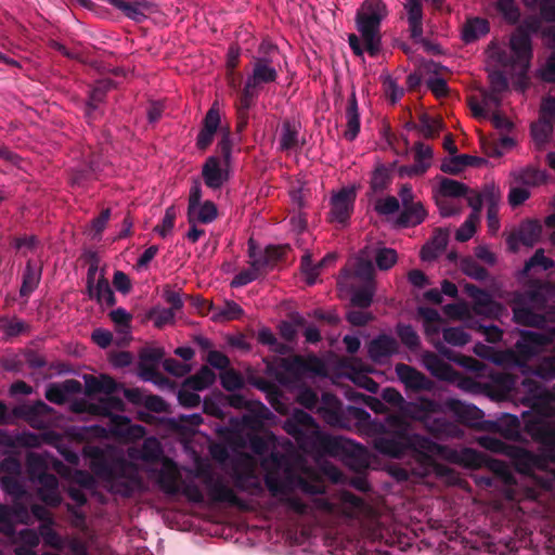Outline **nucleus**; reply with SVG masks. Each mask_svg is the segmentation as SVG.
<instances>
[{
    "instance_id": "obj_1",
    "label": "nucleus",
    "mask_w": 555,
    "mask_h": 555,
    "mask_svg": "<svg viewBox=\"0 0 555 555\" xmlns=\"http://www.w3.org/2000/svg\"><path fill=\"white\" fill-rule=\"evenodd\" d=\"M380 435L373 438V448L392 459H406L405 466L392 467L390 473L398 481L423 479L433 470L448 475L450 468L436 463L433 454L441 446L427 437L411 433L410 425L400 416L391 415L388 426L379 425Z\"/></svg>"
},
{
    "instance_id": "obj_2",
    "label": "nucleus",
    "mask_w": 555,
    "mask_h": 555,
    "mask_svg": "<svg viewBox=\"0 0 555 555\" xmlns=\"http://www.w3.org/2000/svg\"><path fill=\"white\" fill-rule=\"evenodd\" d=\"M283 429L305 452L317 451L340 457L350 469L357 473L369 467L367 451L363 446L350 439L322 433L315 420L306 411L295 409L285 420Z\"/></svg>"
},
{
    "instance_id": "obj_3",
    "label": "nucleus",
    "mask_w": 555,
    "mask_h": 555,
    "mask_svg": "<svg viewBox=\"0 0 555 555\" xmlns=\"http://www.w3.org/2000/svg\"><path fill=\"white\" fill-rule=\"evenodd\" d=\"M524 429L545 450L537 454L514 446L507 457L516 472L537 479L543 488H552L555 483V468H551L555 464V421L534 416L525 422Z\"/></svg>"
},
{
    "instance_id": "obj_4",
    "label": "nucleus",
    "mask_w": 555,
    "mask_h": 555,
    "mask_svg": "<svg viewBox=\"0 0 555 555\" xmlns=\"http://www.w3.org/2000/svg\"><path fill=\"white\" fill-rule=\"evenodd\" d=\"M83 455L90 460V468L113 493L130 495L139 486V452L129 448L128 457L118 448L112 446H87Z\"/></svg>"
},
{
    "instance_id": "obj_5",
    "label": "nucleus",
    "mask_w": 555,
    "mask_h": 555,
    "mask_svg": "<svg viewBox=\"0 0 555 555\" xmlns=\"http://www.w3.org/2000/svg\"><path fill=\"white\" fill-rule=\"evenodd\" d=\"M387 14V7L383 0H364L357 11V29L364 41L365 51L372 57L380 51V25Z\"/></svg>"
},
{
    "instance_id": "obj_6",
    "label": "nucleus",
    "mask_w": 555,
    "mask_h": 555,
    "mask_svg": "<svg viewBox=\"0 0 555 555\" xmlns=\"http://www.w3.org/2000/svg\"><path fill=\"white\" fill-rule=\"evenodd\" d=\"M90 411L108 418L107 428H99L102 437H115L125 442L139 438V425L131 424L127 416L119 414L124 411V403L120 399L109 397L101 399L98 404L90 406Z\"/></svg>"
},
{
    "instance_id": "obj_7",
    "label": "nucleus",
    "mask_w": 555,
    "mask_h": 555,
    "mask_svg": "<svg viewBox=\"0 0 555 555\" xmlns=\"http://www.w3.org/2000/svg\"><path fill=\"white\" fill-rule=\"evenodd\" d=\"M453 460L463 467L470 469L486 467L499 477L505 486H514L517 483L513 470L505 462L492 459L483 452L472 448H464L460 452L454 453Z\"/></svg>"
},
{
    "instance_id": "obj_8",
    "label": "nucleus",
    "mask_w": 555,
    "mask_h": 555,
    "mask_svg": "<svg viewBox=\"0 0 555 555\" xmlns=\"http://www.w3.org/2000/svg\"><path fill=\"white\" fill-rule=\"evenodd\" d=\"M251 72L248 74L243 88L238 94L244 95L249 101H257L260 90L266 85L276 82L279 72L269 56H254L251 62Z\"/></svg>"
},
{
    "instance_id": "obj_9",
    "label": "nucleus",
    "mask_w": 555,
    "mask_h": 555,
    "mask_svg": "<svg viewBox=\"0 0 555 555\" xmlns=\"http://www.w3.org/2000/svg\"><path fill=\"white\" fill-rule=\"evenodd\" d=\"M555 338V325L547 333L540 331H521L514 350L507 356L517 364H522Z\"/></svg>"
},
{
    "instance_id": "obj_10",
    "label": "nucleus",
    "mask_w": 555,
    "mask_h": 555,
    "mask_svg": "<svg viewBox=\"0 0 555 555\" xmlns=\"http://www.w3.org/2000/svg\"><path fill=\"white\" fill-rule=\"evenodd\" d=\"M509 49L513 55L508 63L519 68L521 75H526L533 57L531 37L521 29H515L509 38Z\"/></svg>"
},
{
    "instance_id": "obj_11",
    "label": "nucleus",
    "mask_w": 555,
    "mask_h": 555,
    "mask_svg": "<svg viewBox=\"0 0 555 555\" xmlns=\"http://www.w3.org/2000/svg\"><path fill=\"white\" fill-rule=\"evenodd\" d=\"M203 483L207 489L210 500L215 503H228L232 506H242V500L235 494L221 476H216L209 470L202 472Z\"/></svg>"
},
{
    "instance_id": "obj_12",
    "label": "nucleus",
    "mask_w": 555,
    "mask_h": 555,
    "mask_svg": "<svg viewBox=\"0 0 555 555\" xmlns=\"http://www.w3.org/2000/svg\"><path fill=\"white\" fill-rule=\"evenodd\" d=\"M53 409L43 401L24 403L13 409V416L24 420L34 429H46L51 422L49 415Z\"/></svg>"
},
{
    "instance_id": "obj_13",
    "label": "nucleus",
    "mask_w": 555,
    "mask_h": 555,
    "mask_svg": "<svg viewBox=\"0 0 555 555\" xmlns=\"http://www.w3.org/2000/svg\"><path fill=\"white\" fill-rule=\"evenodd\" d=\"M464 289L473 301V310L476 314L493 319L502 313L503 306L495 301L489 292L474 284H466Z\"/></svg>"
},
{
    "instance_id": "obj_14",
    "label": "nucleus",
    "mask_w": 555,
    "mask_h": 555,
    "mask_svg": "<svg viewBox=\"0 0 555 555\" xmlns=\"http://www.w3.org/2000/svg\"><path fill=\"white\" fill-rule=\"evenodd\" d=\"M395 372L406 390L414 392L431 391L435 387V383L429 377L409 364L397 363Z\"/></svg>"
},
{
    "instance_id": "obj_15",
    "label": "nucleus",
    "mask_w": 555,
    "mask_h": 555,
    "mask_svg": "<svg viewBox=\"0 0 555 555\" xmlns=\"http://www.w3.org/2000/svg\"><path fill=\"white\" fill-rule=\"evenodd\" d=\"M356 201L354 189L343 188L331 198L330 220L345 224L352 211Z\"/></svg>"
},
{
    "instance_id": "obj_16",
    "label": "nucleus",
    "mask_w": 555,
    "mask_h": 555,
    "mask_svg": "<svg viewBox=\"0 0 555 555\" xmlns=\"http://www.w3.org/2000/svg\"><path fill=\"white\" fill-rule=\"evenodd\" d=\"M542 225L537 220L521 222L519 229L511 233L506 240L511 251L516 253L519 244L532 247L540 238Z\"/></svg>"
},
{
    "instance_id": "obj_17",
    "label": "nucleus",
    "mask_w": 555,
    "mask_h": 555,
    "mask_svg": "<svg viewBox=\"0 0 555 555\" xmlns=\"http://www.w3.org/2000/svg\"><path fill=\"white\" fill-rule=\"evenodd\" d=\"M399 352L397 339L387 334H379L367 345L370 359L376 364H385L393 354Z\"/></svg>"
},
{
    "instance_id": "obj_18",
    "label": "nucleus",
    "mask_w": 555,
    "mask_h": 555,
    "mask_svg": "<svg viewBox=\"0 0 555 555\" xmlns=\"http://www.w3.org/2000/svg\"><path fill=\"white\" fill-rule=\"evenodd\" d=\"M444 409L453 414L459 423L476 427L483 417V412L474 404L459 399L449 398L443 403Z\"/></svg>"
},
{
    "instance_id": "obj_19",
    "label": "nucleus",
    "mask_w": 555,
    "mask_h": 555,
    "mask_svg": "<svg viewBox=\"0 0 555 555\" xmlns=\"http://www.w3.org/2000/svg\"><path fill=\"white\" fill-rule=\"evenodd\" d=\"M96 267L91 266L88 270V292L90 298L103 307L108 308L116 304L114 292L109 285L108 280L103 275L100 276L95 284H93Z\"/></svg>"
},
{
    "instance_id": "obj_20",
    "label": "nucleus",
    "mask_w": 555,
    "mask_h": 555,
    "mask_svg": "<svg viewBox=\"0 0 555 555\" xmlns=\"http://www.w3.org/2000/svg\"><path fill=\"white\" fill-rule=\"evenodd\" d=\"M34 482L38 483V498L46 505L51 507L61 505L63 498L60 491V483L53 474H41Z\"/></svg>"
},
{
    "instance_id": "obj_21",
    "label": "nucleus",
    "mask_w": 555,
    "mask_h": 555,
    "mask_svg": "<svg viewBox=\"0 0 555 555\" xmlns=\"http://www.w3.org/2000/svg\"><path fill=\"white\" fill-rule=\"evenodd\" d=\"M220 113L214 104L203 119V126L196 137V147L201 151L207 150L214 142L215 134L220 126Z\"/></svg>"
},
{
    "instance_id": "obj_22",
    "label": "nucleus",
    "mask_w": 555,
    "mask_h": 555,
    "mask_svg": "<svg viewBox=\"0 0 555 555\" xmlns=\"http://www.w3.org/2000/svg\"><path fill=\"white\" fill-rule=\"evenodd\" d=\"M422 362L430 374L438 379L453 380L456 377V371L435 352L425 351L422 356Z\"/></svg>"
},
{
    "instance_id": "obj_23",
    "label": "nucleus",
    "mask_w": 555,
    "mask_h": 555,
    "mask_svg": "<svg viewBox=\"0 0 555 555\" xmlns=\"http://www.w3.org/2000/svg\"><path fill=\"white\" fill-rule=\"evenodd\" d=\"M202 177L205 184L212 189H220L228 180V173L220 166V159L212 155L209 156L203 165Z\"/></svg>"
},
{
    "instance_id": "obj_24",
    "label": "nucleus",
    "mask_w": 555,
    "mask_h": 555,
    "mask_svg": "<svg viewBox=\"0 0 555 555\" xmlns=\"http://www.w3.org/2000/svg\"><path fill=\"white\" fill-rule=\"evenodd\" d=\"M318 411L322 414L323 418L331 425L343 426L344 413L341 411V402L339 399L331 393L324 392L321 398V404Z\"/></svg>"
},
{
    "instance_id": "obj_25",
    "label": "nucleus",
    "mask_w": 555,
    "mask_h": 555,
    "mask_svg": "<svg viewBox=\"0 0 555 555\" xmlns=\"http://www.w3.org/2000/svg\"><path fill=\"white\" fill-rule=\"evenodd\" d=\"M444 405L442 406L438 401L426 397H421L416 402L409 404L410 416L423 424L435 414L443 412Z\"/></svg>"
},
{
    "instance_id": "obj_26",
    "label": "nucleus",
    "mask_w": 555,
    "mask_h": 555,
    "mask_svg": "<svg viewBox=\"0 0 555 555\" xmlns=\"http://www.w3.org/2000/svg\"><path fill=\"white\" fill-rule=\"evenodd\" d=\"M485 163L486 160L481 157L472 156L468 154L454 155L453 157L446 158L442 162L440 170L449 175H459L465 167H479Z\"/></svg>"
},
{
    "instance_id": "obj_27",
    "label": "nucleus",
    "mask_w": 555,
    "mask_h": 555,
    "mask_svg": "<svg viewBox=\"0 0 555 555\" xmlns=\"http://www.w3.org/2000/svg\"><path fill=\"white\" fill-rule=\"evenodd\" d=\"M0 442L4 447L13 448L15 446L25 448H38L41 446L40 435L31 431H22L11 435L5 430H0Z\"/></svg>"
},
{
    "instance_id": "obj_28",
    "label": "nucleus",
    "mask_w": 555,
    "mask_h": 555,
    "mask_svg": "<svg viewBox=\"0 0 555 555\" xmlns=\"http://www.w3.org/2000/svg\"><path fill=\"white\" fill-rule=\"evenodd\" d=\"M299 130L300 124L295 119L283 120L279 140L281 151H293L299 147Z\"/></svg>"
},
{
    "instance_id": "obj_29",
    "label": "nucleus",
    "mask_w": 555,
    "mask_h": 555,
    "mask_svg": "<svg viewBox=\"0 0 555 555\" xmlns=\"http://www.w3.org/2000/svg\"><path fill=\"white\" fill-rule=\"evenodd\" d=\"M427 216V211L421 202H416L402 207L397 218V224L400 228L416 227L421 224Z\"/></svg>"
},
{
    "instance_id": "obj_30",
    "label": "nucleus",
    "mask_w": 555,
    "mask_h": 555,
    "mask_svg": "<svg viewBox=\"0 0 555 555\" xmlns=\"http://www.w3.org/2000/svg\"><path fill=\"white\" fill-rule=\"evenodd\" d=\"M68 495L76 503L75 506L70 504L66 505L67 512L70 514L72 517V525L75 528L82 529L85 527L86 515L81 511V507L87 502V496L83 490L75 487H69Z\"/></svg>"
},
{
    "instance_id": "obj_31",
    "label": "nucleus",
    "mask_w": 555,
    "mask_h": 555,
    "mask_svg": "<svg viewBox=\"0 0 555 555\" xmlns=\"http://www.w3.org/2000/svg\"><path fill=\"white\" fill-rule=\"evenodd\" d=\"M218 216V209L214 202L205 201L194 205V207H188V222L196 223L201 222L204 224L212 222Z\"/></svg>"
},
{
    "instance_id": "obj_32",
    "label": "nucleus",
    "mask_w": 555,
    "mask_h": 555,
    "mask_svg": "<svg viewBox=\"0 0 555 555\" xmlns=\"http://www.w3.org/2000/svg\"><path fill=\"white\" fill-rule=\"evenodd\" d=\"M347 129L344 137L347 141L352 142L360 132V114L356 92H352L346 107Z\"/></svg>"
},
{
    "instance_id": "obj_33",
    "label": "nucleus",
    "mask_w": 555,
    "mask_h": 555,
    "mask_svg": "<svg viewBox=\"0 0 555 555\" xmlns=\"http://www.w3.org/2000/svg\"><path fill=\"white\" fill-rule=\"evenodd\" d=\"M490 31L489 22L482 17L468 18L462 28V40L472 43Z\"/></svg>"
},
{
    "instance_id": "obj_34",
    "label": "nucleus",
    "mask_w": 555,
    "mask_h": 555,
    "mask_svg": "<svg viewBox=\"0 0 555 555\" xmlns=\"http://www.w3.org/2000/svg\"><path fill=\"white\" fill-rule=\"evenodd\" d=\"M396 162L389 166L378 164L372 172L370 189L373 193H380L388 189L392 182V171Z\"/></svg>"
},
{
    "instance_id": "obj_35",
    "label": "nucleus",
    "mask_w": 555,
    "mask_h": 555,
    "mask_svg": "<svg viewBox=\"0 0 555 555\" xmlns=\"http://www.w3.org/2000/svg\"><path fill=\"white\" fill-rule=\"evenodd\" d=\"M424 425L436 438L454 437L459 431L455 424L442 416H431Z\"/></svg>"
},
{
    "instance_id": "obj_36",
    "label": "nucleus",
    "mask_w": 555,
    "mask_h": 555,
    "mask_svg": "<svg viewBox=\"0 0 555 555\" xmlns=\"http://www.w3.org/2000/svg\"><path fill=\"white\" fill-rule=\"evenodd\" d=\"M179 479V473L175 464L171 463L170 466L165 465V467L159 472L158 485L165 493L169 495H177L180 493Z\"/></svg>"
},
{
    "instance_id": "obj_37",
    "label": "nucleus",
    "mask_w": 555,
    "mask_h": 555,
    "mask_svg": "<svg viewBox=\"0 0 555 555\" xmlns=\"http://www.w3.org/2000/svg\"><path fill=\"white\" fill-rule=\"evenodd\" d=\"M524 390L527 392L521 401L525 405L535 408L545 400V389L535 380L525 378L521 383Z\"/></svg>"
},
{
    "instance_id": "obj_38",
    "label": "nucleus",
    "mask_w": 555,
    "mask_h": 555,
    "mask_svg": "<svg viewBox=\"0 0 555 555\" xmlns=\"http://www.w3.org/2000/svg\"><path fill=\"white\" fill-rule=\"evenodd\" d=\"M216 380L215 372L207 365L202 366L194 375L188 377L184 385L195 391L210 387Z\"/></svg>"
},
{
    "instance_id": "obj_39",
    "label": "nucleus",
    "mask_w": 555,
    "mask_h": 555,
    "mask_svg": "<svg viewBox=\"0 0 555 555\" xmlns=\"http://www.w3.org/2000/svg\"><path fill=\"white\" fill-rule=\"evenodd\" d=\"M55 521H48L46 524H40L38 527V531L40 538L43 540L44 545L52 547L57 551H63L66 543V538L62 537L54 529Z\"/></svg>"
},
{
    "instance_id": "obj_40",
    "label": "nucleus",
    "mask_w": 555,
    "mask_h": 555,
    "mask_svg": "<svg viewBox=\"0 0 555 555\" xmlns=\"http://www.w3.org/2000/svg\"><path fill=\"white\" fill-rule=\"evenodd\" d=\"M79 387L76 380H66L62 384H52L46 390V398L53 403L62 404L67 401L68 395Z\"/></svg>"
},
{
    "instance_id": "obj_41",
    "label": "nucleus",
    "mask_w": 555,
    "mask_h": 555,
    "mask_svg": "<svg viewBox=\"0 0 555 555\" xmlns=\"http://www.w3.org/2000/svg\"><path fill=\"white\" fill-rule=\"evenodd\" d=\"M513 312L514 320L517 324L537 327L538 330L544 327L546 324V319L544 315L535 313L528 307H516L514 308Z\"/></svg>"
},
{
    "instance_id": "obj_42",
    "label": "nucleus",
    "mask_w": 555,
    "mask_h": 555,
    "mask_svg": "<svg viewBox=\"0 0 555 555\" xmlns=\"http://www.w3.org/2000/svg\"><path fill=\"white\" fill-rule=\"evenodd\" d=\"M257 340L259 344L268 346L270 351L276 354L285 356L291 351L289 346L279 341L272 331L268 327H262L259 330L257 334Z\"/></svg>"
},
{
    "instance_id": "obj_43",
    "label": "nucleus",
    "mask_w": 555,
    "mask_h": 555,
    "mask_svg": "<svg viewBox=\"0 0 555 555\" xmlns=\"http://www.w3.org/2000/svg\"><path fill=\"white\" fill-rule=\"evenodd\" d=\"M347 413L351 418L356 420L360 425L369 426L376 434L375 437L380 435L379 425L388 426L389 418L391 417V416H389L387 418L386 423L373 422L371 414L366 410H364L363 408L353 406V405H349L347 408Z\"/></svg>"
},
{
    "instance_id": "obj_44",
    "label": "nucleus",
    "mask_w": 555,
    "mask_h": 555,
    "mask_svg": "<svg viewBox=\"0 0 555 555\" xmlns=\"http://www.w3.org/2000/svg\"><path fill=\"white\" fill-rule=\"evenodd\" d=\"M554 122L550 120L540 119L537 122H533L530 128L531 135L535 142V144L542 149L548 141L553 134Z\"/></svg>"
},
{
    "instance_id": "obj_45",
    "label": "nucleus",
    "mask_w": 555,
    "mask_h": 555,
    "mask_svg": "<svg viewBox=\"0 0 555 555\" xmlns=\"http://www.w3.org/2000/svg\"><path fill=\"white\" fill-rule=\"evenodd\" d=\"M439 193L443 197H464L469 193V188L457 180L441 178Z\"/></svg>"
},
{
    "instance_id": "obj_46",
    "label": "nucleus",
    "mask_w": 555,
    "mask_h": 555,
    "mask_svg": "<svg viewBox=\"0 0 555 555\" xmlns=\"http://www.w3.org/2000/svg\"><path fill=\"white\" fill-rule=\"evenodd\" d=\"M26 467L31 481L41 476V474H48V462L44 454L30 452L26 456Z\"/></svg>"
},
{
    "instance_id": "obj_47",
    "label": "nucleus",
    "mask_w": 555,
    "mask_h": 555,
    "mask_svg": "<svg viewBox=\"0 0 555 555\" xmlns=\"http://www.w3.org/2000/svg\"><path fill=\"white\" fill-rule=\"evenodd\" d=\"M41 278V270L30 261L27 262L21 286V295L27 296L38 286Z\"/></svg>"
},
{
    "instance_id": "obj_48",
    "label": "nucleus",
    "mask_w": 555,
    "mask_h": 555,
    "mask_svg": "<svg viewBox=\"0 0 555 555\" xmlns=\"http://www.w3.org/2000/svg\"><path fill=\"white\" fill-rule=\"evenodd\" d=\"M396 333L401 343L410 350L414 351L421 346L420 336L411 324L398 323Z\"/></svg>"
},
{
    "instance_id": "obj_49",
    "label": "nucleus",
    "mask_w": 555,
    "mask_h": 555,
    "mask_svg": "<svg viewBox=\"0 0 555 555\" xmlns=\"http://www.w3.org/2000/svg\"><path fill=\"white\" fill-rule=\"evenodd\" d=\"M418 119V132L425 139H435L439 135L443 127L441 120L433 118L426 113L421 114Z\"/></svg>"
},
{
    "instance_id": "obj_50",
    "label": "nucleus",
    "mask_w": 555,
    "mask_h": 555,
    "mask_svg": "<svg viewBox=\"0 0 555 555\" xmlns=\"http://www.w3.org/2000/svg\"><path fill=\"white\" fill-rule=\"evenodd\" d=\"M1 489L11 496L22 498L25 495V486L21 480V475H4L0 478Z\"/></svg>"
},
{
    "instance_id": "obj_51",
    "label": "nucleus",
    "mask_w": 555,
    "mask_h": 555,
    "mask_svg": "<svg viewBox=\"0 0 555 555\" xmlns=\"http://www.w3.org/2000/svg\"><path fill=\"white\" fill-rule=\"evenodd\" d=\"M374 292L373 284L371 282L365 283L352 293L351 305L360 309L369 308L373 302Z\"/></svg>"
},
{
    "instance_id": "obj_52",
    "label": "nucleus",
    "mask_w": 555,
    "mask_h": 555,
    "mask_svg": "<svg viewBox=\"0 0 555 555\" xmlns=\"http://www.w3.org/2000/svg\"><path fill=\"white\" fill-rule=\"evenodd\" d=\"M256 104L255 100H248L244 98V95L237 93V98L235 101L236 116H237V130L243 131L249 118V109Z\"/></svg>"
},
{
    "instance_id": "obj_53",
    "label": "nucleus",
    "mask_w": 555,
    "mask_h": 555,
    "mask_svg": "<svg viewBox=\"0 0 555 555\" xmlns=\"http://www.w3.org/2000/svg\"><path fill=\"white\" fill-rule=\"evenodd\" d=\"M521 424L517 416L507 414L504 420L498 424V430L507 439L517 440L520 437Z\"/></svg>"
},
{
    "instance_id": "obj_54",
    "label": "nucleus",
    "mask_w": 555,
    "mask_h": 555,
    "mask_svg": "<svg viewBox=\"0 0 555 555\" xmlns=\"http://www.w3.org/2000/svg\"><path fill=\"white\" fill-rule=\"evenodd\" d=\"M496 10L512 25L517 24L520 18V9L515 0H498Z\"/></svg>"
},
{
    "instance_id": "obj_55",
    "label": "nucleus",
    "mask_w": 555,
    "mask_h": 555,
    "mask_svg": "<svg viewBox=\"0 0 555 555\" xmlns=\"http://www.w3.org/2000/svg\"><path fill=\"white\" fill-rule=\"evenodd\" d=\"M141 405L147 411L170 414V405L157 395H144L141 390Z\"/></svg>"
},
{
    "instance_id": "obj_56",
    "label": "nucleus",
    "mask_w": 555,
    "mask_h": 555,
    "mask_svg": "<svg viewBox=\"0 0 555 555\" xmlns=\"http://www.w3.org/2000/svg\"><path fill=\"white\" fill-rule=\"evenodd\" d=\"M533 374L541 379H555V354L542 358L533 367Z\"/></svg>"
},
{
    "instance_id": "obj_57",
    "label": "nucleus",
    "mask_w": 555,
    "mask_h": 555,
    "mask_svg": "<svg viewBox=\"0 0 555 555\" xmlns=\"http://www.w3.org/2000/svg\"><path fill=\"white\" fill-rule=\"evenodd\" d=\"M442 336L446 343L456 347L465 346L470 340V335L462 327H446Z\"/></svg>"
},
{
    "instance_id": "obj_58",
    "label": "nucleus",
    "mask_w": 555,
    "mask_h": 555,
    "mask_svg": "<svg viewBox=\"0 0 555 555\" xmlns=\"http://www.w3.org/2000/svg\"><path fill=\"white\" fill-rule=\"evenodd\" d=\"M165 111V101L150 99L146 103V127L153 128L163 117Z\"/></svg>"
},
{
    "instance_id": "obj_59",
    "label": "nucleus",
    "mask_w": 555,
    "mask_h": 555,
    "mask_svg": "<svg viewBox=\"0 0 555 555\" xmlns=\"http://www.w3.org/2000/svg\"><path fill=\"white\" fill-rule=\"evenodd\" d=\"M254 473L250 468H248L246 472H238L234 470L233 479H234V486L241 491H246L248 489H257L260 490L261 486L260 482L254 479Z\"/></svg>"
},
{
    "instance_id": "obj_60",
    "label": "nucleus",
    "mask_w": 555,
    "mask_h": 555,
    "mask_svg": "<svg viewBox=\"0 0 555 555\" xmlns=\"http://www.w3.org/2000/svg\"><path fill=\"white\" fill-rule=\"evenodd\" d=\"M146 319L153 321L156 327L162 328L166 324L173 322L175 313L172 309L156 307L146 313Z\"/></svg>"
},
{
    "instance_id": "obj_61",
    "label": "nucleus",
    "mask_w": 555,
    "mask_h": 555,
    "mask_svg": "<svg viewBox=\"0 0 555 555\" xmlns=\"http://www.w3.org/2000/svg\"><path fill=\"white\" fill-rule=\"evenodd\" d=\"M87 385L90 390L104 392L106 395H111V393L115 392L117 389L116 382L107 375H101L100 377H93L87 383Z\"/></svg>"
},
{
    "instance_id": "obj_62",
    "label": "nucleus",
    "mask_w": 555,
    "mask_h": 555,
    "mask_svg": "<svg viewBox=\"0 0 555 555\" xmlns=\"http://www.w3.org/2000/svg\"><path fill=\"white\" fill-rule=\"evenodd\" d=\"M221 386L228 391H235L243 388L244 379L235 370H224L220 373Z\"/></svg>"
},
{
    "instance_id": "obj_63",
    "label": "nucleus",
    "mask_w": 555,
    "mask_h": 555,
    "mask_svg": "<svg viewBox=\"0 0 555 555\" xmlns=\"http://www.w3.org/2000/svg\"><path fill=\"white\" fill-rule=\"evenodd\" d=\"M462 270L467 276L477 281H485L489 276L488 270L472 258L462 261Z\"/></svg>"
},
{
    "instance_id": "obj_64",
    "label": "nucleus",
    "mask_w": 555,
    "mask_h": 555,
    "mask_svg": "<svg viewBox=\"0 0 555 555\" xmlns=\"http://www.w3.org/2000/svg\"><path fill=\"white\" fill-rule=\"evenodd\" d=\"M480 217L469 214L464 223L456 230L455 238L459 242H467L476 232Z\"/></svg>"
}]
</instances>
